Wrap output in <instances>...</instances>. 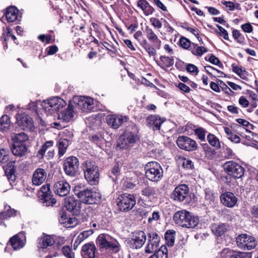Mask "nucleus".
I'll use <instances>...</instances> for the list:
<instances>
[{"label":"nucleus","instance_id":"nucleus-42","mask_svg":"<svg viewBox=\"0 0 258 258\" xmlns=\"http://www.w3.org/2000/svg\"><path fill=\"white\" fill-rule=\"evenodd\" d=\"M155 253L151 255L149 258H167L168 251L166 246H161L158 250L154 252Z\"/></svg>","mask_w":258,"mask_h":258},{"label":"nucleus","instance_id":"nucleus-44","mask_svg":"<svg viewBox=\"0 0 258 258\" xmlns=\"http://www.w3.org/2000/svg\"><path fill=\"white\" fill-rule=\"evenodd\" d=\"M175 232L174 230H167L164 235L166 243L169 246H172L175 240Z\"/></svg>","mask_w":258,"mask_h":258},{"label":"nucleus","instance_id":"nucleus-40","mask_svg":"<svg viewBox=\"0 0 258 258\" xmlns=\"http://www.w3.org/2000/svg\"><path fill=\"white\" fill-rule=\"evenodd\" d=\"M207 140L209 144L216 149L221 148V143L219 139L214 134H209L207 135Z\"/></svg>","mask_w":258,"mask_h":258},{"label":"nucleus","instance_id":"nucleus-13","mask_svg":"<svg viewBox=\"0 0 258 258\" xmlns=\"http://www.w3.org/2000/svg\"><path fill=\"white\" fill-rule=\"evenodd\" d=\"M78 159L75 156L66 158L63 162V168L66 174L70 176H75L79 168Z\"/></svg>","mask_w":258,"mask_h":258},{"label":"nucleus","instance_id":"nucleus-21","mask_svg":"<svg viewBox=\"0 0 258 258\" xmlns=\"http://www.w3.org/2000/svg\"><path fill=\"white\" fill-rule=\"evenodd\" d=\"M75 114L74 106L69 104L67 108L58 113V118L63 122H69L73 120Z\"/></svg>","mask_w":258,"mask_h":258},{"label":"nucleus","instance_id":"nucleus-6","mask_svg":"<svg viewBox=\"0 0 258 258\" xmlns=\"http://www.w3.org/2000/svg\"><path fill=\"white\" fill-rule=\"evenodd\" d=\"M67 105V102L62 99L55 97L44 101L42 103L43 110L47 114H52L54 111H58Z\"/></svg>","mask_w":258,"mask_h":258},{"label":"nucleus","instance_id":"nucleus-49","mask_svg":"<svg viewBox=\"0 0 258 258\" xmlns=\"http://www.w3.org/2000/svg\"><path fill=\"white\" fill-rule=\"evenodd\" d=\"M116 147L121 150L127 149L131 147L122 135L117 140Z\"/></svg>","mask_w":258,"mask_h":258},{"label":"nucleus","instance_id":"nucleus-26","mask_svg":"<svg viewBox=\"0 0 258 258\" xmlns=\"http://www.w3.org/2000/svg\"><path fill=\"white\" fill-rule=\"evenodd\" d=\"M18 10L14 6L8 8L5 14L8 22H19L21 16L18 15Z\"/></svg>","mask_w":258,"mask_h":258},{"label":"nucleus","instance_id":"nucleus-46","mask_svg":"<svg viewBox=\"0 0 258 258\" xmlns=\"http://www.w3.org/2000/svg\"><path fill=\"white\" fill-rule=\"evenodd\" d=\"M9 152L8 150L4 148L0 149V163L4 164L9 160Z\"/></svg>","mask_w":258,"mask_h":258},{"label":"nucleus","instance_id":"nucleus-51","mask_svg":"<svg viewBox=\"0 0 258 258\" xmlns=\"http://www.w3.org/2000/svg\"><path fill=\"white\" fill-rule=\"evenodd\" d=\"M181 161L184 168L188 170H192L194 168V163L190 159L183 158Z\"/></svg>","mask_w":258,"mask_h":258},{"label":"nucleus","instance_id":"nucleus-56","mask_svg":"<svg viewBox=\"0 0 258 258\" xmlns=\"http://www.w3.org/2000/svg\"><path fill=\"white\" fill-rule=\"evenodd\" d=\"M180 46L184 49H188L190 46V41L185 37H181L179 40Z\"/></svg>","mask_w":258,"mask_h":258},{"label":"nucleus","instance_id":"nucleus-11","mask_svg":"<svg viewBox=\"0 0 258 258\" xmlns=\"http://www.w3.org/2000/svg\"><path fill=\"white\" fill-rule=\"evenodd\" d=\"M160 235L155 231L150 232L148 234V242L145 247V252L146 253H152L159 248L160 241Z\"/></svg>","mask_w":258,"mask_h":258},{"label":"nucleus","instance_id":"nucleus-47","mask_svg":"<svg viewBox=\"0 0 258 258\" xmlns=\"http://www.w3.org/2000/svg\"><path fill=\"white\" fill-rule=\"evenodd\" d=\"M207 50L203 46H198L195 45L194 48H191V53L197 56H201L204 53L206 52Z\"/></svg>","mask_w":258,"mask_h":258},{"label":"nucleus","instance_id":"nucleus-19","mask_svg":"<svg viewBox=\"0 0 258 258\" xmlns=\"http://www.w3.org/2000/svg\"><path fill=\"white\" fill-rule=\"evenodd\" d=\"M71 186L65 180H61L56 182L53 185V190L55 194L59 197H65L70 191Z\"/></svg>","mask_w":258,"mask_h":258},{"label":"nucleus","instance_id":"nucleus-38","mask_svg":"<svg viewBox=\"0 0 258 258\" xmlns=\"http://www.w3.org/2000/svg\"><path fill=\"white\" fill-rule=\"evenodd\" d=\"M160 63L159 65L161 68L164 69L165 68H169L173 65L174 61L173 57L161 56L160 57Z\"/></svg>","mask_w":258,"mask_h":258},{"label":"nucleus","instance_id":"nucleus-62","mask_svg":"<svg viewBox=\"0 0 258 258\" xmlns=\"http://www.w3.org/2000/svg\"><path fill=\"white\" fill-rule=\"evenodd\" d=\"M38 39L43 42H45L46 43H49L51 39V36L49 35L41 34L39 35Z\"/></svg>","mask_w":258,"mask_h":258},{"label":"nucleus","instance_id":"nucleus-4","mask_svg":"<svg viewBox=\"0 0 258 258\" xmlns=\"http://www.w3.org/2000/svg\"><path fill=\"white\" fill-rule=\"evenodd\" d=\"M96 243L100 249H105L111 253H116L121 248L120 244L115 239L104 234L98 236Z\"/></svg>","mask_w":258,"mask_h":258},{"label":"nucleus","instance_id":"nucleus-30","mask_svg":"<svg viewBox=\"0 0 258 258\" xmlns=\"http://www.w3.org/2000/svg\"><path fill=\"white\" fill-rule=\"evenodd\" d=\"M11 149L14 155L19 157L25 156L28 151L26 145L24 144H13Z\"/></svg>","mask_w":258,"mask_h":258},{"label":"nucleus","instance_id":"nucleus-61","mask_svg":"<svg viewBox=\"0 0 258 258\" xmlns=\"http://www.w3.org/2000/svg\"><path fill=\"white\" fill-rule=\"evenodd\" d=\"M60 217L58 218L59 222L61 224L64 226L69 217H68L67 214L63 212L60 213Z\"/></svg>","mask_w":258,"mask_h":258},{"label":"nucleus","instance_id":"nucleus-55","mask_svg":"<svg viewBox=\"0 0 258 258\" xmlns=\"http://www.w3.org/2000/svg\"><path fill=\"white\" fill-rule=\"evenodd\" d=\"M77 224L78 220L76 218L69 217L64 226L68 228H72L75 227Z\"/></svg>","mask_w":258,"mask_h":258},{"label":"nucleus","instance_id":"nucleus-48","mask_svg":"<svg viewBox=\"0 0 258 258\" xmlns=\"http://www.w3.org/2000/svg\"><path fill=\"white\" fill-rule=\"evenodd\" d=\"M134 38L139 42L141 46L147 45L148 43L147 40L143 37L142 31H137L134 34Z\"/></svg>","mask_w":258,"mask_h":258},{"label":"nucleus","instance_id":"nucleus-14","mask_svg":"<svg viewBox=\"0 0 258 258\" xmlns=\"http://www.w3.org/2000/svg\"><path fill=\"white\" fill-rule=\"evenodd\" d=\"M176 144L180 149L187 151H195L198 148V144L195 140L184 136H179Z\"/></svg>","mask_w":258,"mask_h":258},{"label":"nucleus","instance_id":"nucleus-33","mask_svg":"<svg viewBox=\"0 0 258 258\" xmlns=\"http://www.w3.org/2000/svg\"><path fill=\"white\" fill-rule=\"evenodd\" d=\"M55 243V240L53 236L45 235L39 239L38 247L41 248H45L48 246L52 245Z\"/></svg>","mask_w":258,"mask_h":258},{"label":"nucleus","instance_id":"nucleus-24","mask_svg":"<svg viewBox=\"0 0 258 258\" xmlns=\"http://www.w3.org/2000/svg\"><path fill=\"white\" fill-rule=\"evenodd\" d=\"M222 204L229 208L233 207L237 202V198L231 192H226L220 196Z\"/></svg>","mask_w":258,"mask_h":258},{"label":"nucleus","instance_id":"nucleus-10","mask_svg":"<svg viewBox=\"0 0 258 258\" xmlns=\"http://www.w3.org/2000/svg\"><path fill=\"white\" fill-rule=\"evenodd\" d=\"M147 240L145 233L143 231H136L132 233L131 237L128 238L127 244L133 249H139L145 244Z\"/></svg>","mask_w":258,"mask_h":258},{"label":"nucleus","instance_id":"nucleus-63","mask_svg":"<svg viewBox=\"0 0 258 258\" xmlns=\"http://www.w3.org/2000/svg\"><path fill=\"white\" fill-rule=\"evenodd\" d=\"M222 4L225 6L229 11H233L235 9V5L233 2L230 1L222 2Z\"/></svg>","mask_w":258,"mask_h":258},{"label":"nucleus","instance_id":"nucleus-29","mask_svg":"<svg viewBox=\"0 0 258 258\" xmlns=\"http://www.w3.org/2000/svg\"><path fill=\"white\" fill-rule=\"evenodd\" d=\"M16 213L17 211L12 209L9 206H5L4 211L0 213V224H4L6 227L4 221L11 217L15 216Z\"/></svg>","mask_w":258,"mask_h":258},{"label":"nucleus","instance_id":"nucleus-25","mask_svg":"<svg viewBox=\"0 0 258 258\" xmlns=\"http://www.w3.org/2000/svg\"><path fill=\"white\" fill-rule=\"evenodd\" d=\"M96 250L94 243H87L82 248L81 255L83 258H95Z\"/></svg>","mask_w":258,"mask_h":258},{"label":"nucleus","instance_id":"nucleus-45","mask_svg":"<svg viewBox=\"0 0 258 258\" xmlns=\"http://www.w3.org/2000/svg\"><path fill=\"white\" fill-rule=\"evenodd\" d=\"M92 233L93 231L92 230H86L82 232L78 236L75 242L74 245L76 244V243H77V245L79 244L81 242L84 241L85 239L87 238Z\"/></svg>","mask_w":258,"mask_h":258},{"label":"nucleus","instance_id":"nucleus-34","mask_svg":"<svg viewBox=\"0 0 258 258\" xmlns=\"http://www.w3.org/2000/svg\"><path fill=\"white\" fill-rule=\"evenodd\" d=\"M138 6L142 9L146 16L151 15L154 11V8L146 0H139L138 2Z\"/></svg>","mask_w":258,"mask_h":258},{"label":"nucleus","instance_id":"nucleus-35","mask_svg":"<svg viewBox=\"0 0 258 258\" xmlns=\"http://www.w3.org/2000/svg\"><path fill=\"white\" fill-rule=\"evenodd\" d=\"M10 242L12 247L15 250H18L22 248L25 243L22 238L20 237V235H15L12 237Z\"/></svg>","mask_w":258,"mask_h":258},{"label":"nucleus","instance_id":"nucleus-64","mask_svg":"<svg viewBox=\"0 0 258 258\" xmlns=\"http://www.w3.org/2000/svg\"><path fill=\"white\" fill-rule=\"evenodd\" d=\"M238 102L241 106L244 108L249 105V101L244 96H241L239 98Z\"/></svg>","mask_w":258,"mask_h":258},{"label":"nucleus","instance_id":"nucleus-23","mask_svg":"<svg viewBox=\"0 0 258 258\" xmlns=\"http://www.w3.org/2000/svg\"><path fill=\"white\" fill-rule=\"evenodd\" d=\"M47 177V172L45 169L37 168L36 169L32 176V181L33 184L38 186L42 184Z\"/></svg>","mask_w":258,"mask_h":258},{"label":"nucleus","instance_id":"nucleus-58","mask_svg":"<svg viewBox=\"0 0 258 258\" xmlns=\"http://www.w3.org/2000/svg\"><path fill=\"white\" fill-rule=\"evenodd\" d=\"M232 69L233 71L236 73L238 76H239L241 78L243 79L244 77V72L245 71H243L242 68L239 66H235L234 64H232Z\"/></svg>","mask_w":258,"mask_h":258},{"label":"nucleus","instance_id":"nucleus-31","mask_svg":"<svg viewBox=\"0 0 258 258\" xmlns=\"http://www.w3.org/2000/svg\"><path fill=\"white\" fill-rule=\"evenodd\" d=\"M11 138L13 142V144H24L28 141L29 137L28 135L24 132L20 133H12L11 134Z\"/></svg>","mask_w":258,"mask_h":258},{"label":"nucleus","instance_id":"nucleus-28","mask_svg":"<svg viewBox=\"0 0 258 258\" xmlns=\"http://www.w3.org/2000/svg\"><path fill=\"white\" fill-rule=\"evenodd\" d=\"M212 233L216 236H221L228 230L229 226L225 223L213 224L211 225Z\"/></svg>","mask_w":258,"mask_h":258},{"label":"nucleus","instance_id":"nucleus-9","mask_svg":"<svg viewBox=\"0 0 258 258\" xmlns=\"http://www.w3.org/2000/svg\"><path fill=\"white\" fill-rule=\"evenodd\" d=\"M237 246L243 250H249L253 249L257 245V241L254 237L246 234H241L236 237Z\"/></svg>","mask_w":258,"mask_h":258},{"label":"nucleus","instance_id":"nucleus-18","mask_svg":"<svg viewBox=\"0 0 258 258\" xmlns=\"http://www.w3.org/2000/svg\"><path fill=\"white\" fill-rule=\"evenodd\" d=\"M189 188L187 185L183 184L176 187L173 190L171 198L175 201L178 202L183 201L188 196Z\"/></svg>","mask_w":258,"mask_h":258},{"label":"nucleus","instance_id":"nucleus-27","mask_svg":"<svg viewBox=\"0 0 258 258\" xmlns=\"http://www.w3.org/2000/svg\"><path fill=\"white\" fill-rule=\"evenodd\" d=\"M145 32L148 39L154 43L158 48H159L161 46V41L153 30L147 26L145 28Z\"/></svg>","mask_w":258,"mask_h":258},{"label":"nucleus","instance_id":"nucleus-41","mask_svg":"<svg viewBox=\"0 0 258 258\" xmlns=\"http://www.w3.org/2000/svg\"><path fill=\"white\" fill-rule=\"evenodd\" d=\"M123 138L126 140V142L128 144L130 147L133 146V145L139 139V138L137 134L126 132L124 134L122 135Z\"/></svg>","mask_w":258,"mask_h":258},{"label":"nucleus","instance_id":"nucleus-16","mask_svg":"<svg viewBox=\"0 0 258 258\" xmlns=\"http://www.w3.org/2000/svg\"><path fill=\"white\" fill-rule=\"evenodd\" d=\"M76 107L83 112H89L94 108L93 100L90 97H81L75 99Z\"/></svg>","mask_w":258,"mask_h":258},{"label":"nucleus","instance_id":"nucleus-37","mask_svg":"<svg viewBox=\"0 0 258 258\" xmlns=\"http://www.w3.org/2000/svg\"><path fill=\"white\" fill-rule=\"evenodd\" d=\"M69 142L67 139H60L57 142V147L58 148L59 157H61L66 153L68 147Z\"/></svg>","mask_w":258,"mask_h":258},{"label":"nucleus","instance_id":"nucleus-12","mask_svg":"<svg viewBox=\"0 0 258 258\" xmlns=\"http://www.w3.org/2000/svg\"><path fill=\"white\" fill-rule=\"evenodd\" d=\"M38 196L45 206H52L56 202L55 199L52 198L49 184L41 186L38 191Z\"/></svg>","mask_w":258,"mask_h":258},{"label":"nucleus","instance_id":"nucleus-20","mask_svg":"<svg viewBox=\"0 0 258 258\" xmlns=\"http://www.w3.org/2000/svg\"><path fill=\"white\" fill-rule=\"evenodd\" d=\"M64 206L67 210L73 214L78 215L80 211V204L74 197H69L64 199Z\"/></svg>","mask_w":258,"mask_h":258},{"label":"nucleus","instance_id":"nucleus-3","mask_svg":"<svg viewBox=\"0 0 258 258\" xmlns=\"http://www.w3.org/2000/svg\"><path fill=\"white\" fill-rule=\"evenodd\" d=\"M84 177L88 183L91 185L98 184L100 174L98 167L95 162L86 161L82 165Z\"/></svg>","mask_w":258,"mask_h":258},{"label":"nucleus","instance_id":"nucleus-2","mask_svg":"<svg viewBox=\"0 0 258 258\" xmlns=\"http://www.w3.org/2000/svg\"><path fill=\"white\" fill-rule=\"evenodd\" d=\"M74 191L81 202L86 204H97L101 199L100 192L88 188H82L80 186H76Z\"/></svg>","mask_w":258,"mask_h":258},{"label":"nucleus","instance_id":"nucleus-36","mask_svg":"<svg viewBox=\"0 0 258 258\" xmlns=\"http://www.w3.org/2000/svg\"><path fill=\"white\" fill-rule=\"evenodd\" d=\"M53 145V142L52 141L46 142L44 144H43L41 149L38 151L37 157L39 159L43 158L46 151L48 152L49 150L51 149Z\"/></svg>","mask_w":258,"mask_h":258},{"label":"nucleus","instance_id":"nucleus-50","mask_svg":"<svg viewBox=\"0 0 258 258\" xmlns=\"http://www.w3.org/2000/svg\"><path fill=\"white\" fill-rule=\"evenodd\" d=\"M195 133L199 139H200L201 141H204L205 140L206 134L207 133L205 129L202 127H199L195 130Z\"/></svg>","mask_w":258,"mask_h":258},{"label":"nucleus","instance_id":"nucleus-60","mask_svg":"<svg viewBox=\"0 0 258 258\" xmlns=\"http://www.w3.org/2000/svg\"><path fill=\"white\" fill-rule=\"evenodd\" d=\"M241 28L246 33H251L253 31V27L249 23L242 25Z\"/></svg>","mask_w":258,"mask_h":258},{"label":"nucleus","instance_id":"nucleus-7","mask_svg":"<svg viewBox=\"0 0 258 258\" xmlns=\"http://www.w3.org/2000/svg\"><path fill=\"white\" fill-rule=\"evenodd\" d=\"M225 172L234 178H240L244 173V169L239 163L233 161L226 162L223 165Z\"/></svg>","mask_w":258,"mask_h":258},{"label":"nucleus","instance_id":"nucleus-39","mask_svg":"<svg viewBox=\"0 0 258 258\" xmlns=\"http://www.w3.org/2000/svg\"><path fill=\"white\" fill-rule=\"evenodd\" d=\"M10 123L9 116L3 115L0 118V132H7L10 126Z\"/></svg>","mask_w":258,"mask_h":258},{"label":"nucleus","instance_id":"nucleus-17","mask_svg":"<svg viewBox=\"0 0 258 258\" xmlns=\"http://www.w3.org/2000/svg\"><path fill=\"white\" fill-rule=\"evenodd\" d=\"M18 125L23 130H32L34 125L32 119L24 113H17L16 117Z\"/></svg>","mask_w":258,"mask_h":258},{"label":"nucleus","instance_id":"nucleus-5","mask_svg":"<svg viewBox=\"0 0 258 258\" xmlns=\"http://www.w3.org/2000/svg\"><path fill=\"white\" fill-rule=\"evenodd\" d=\"M145 175L147 179L153 182L160 181L163 176V169L157 162H150L145 167Z\"/></svg>","mask_w":258,"mask_h":258},{"label":"nucleus","instance_id":"nucleus-43","mask_svg":"<svg viewBox=\"0 0 258 258\" xmlns=\"http://www.w3.org/2000/svg\"><path fill=\"white\" fill-rule=\"evenodd\" d=\"M201 146L205 152V156L209 159H213L216 154L215 151L207 143L202 144Z\"/></svg>","mask_w":258,"mask_h":258},{"label":"nucleus","instance_id":"nucleus-15","mask_svg":"<svg viewBox=\"0 0 258 258\" xmlns=\"http://www.w3.org/2000/svg\"><path fill=\"white\" fill-rule=\"evenodd\" d=\"M107 124L112 128H118L123 123L127 122L129 118L127 116L119 114H112L108 115L106 118Z\"/></svg>","mask_w":258,"mask_h":258},{"label":"nucleus","instance_id":"nucleus-1","mask_svg":"<svg viewBox=\"0 0 258 258\" xmlns=\"http://www.w3.org/2000/svg\"><path fill=\"white\" fill-rule=\"evenodd\" d=\"M173 220L176 224L187 228H195L199 222L197 216L186 210L176 212L173 216Z\"/></svg>","mask_w":258,"mask_h":258},{"label":"nucleus","instance_id":"nucleus-52","mask_svg":"<svg viewBox=\"0 0 258 258\" xmlns=\"http://www.w3.org/2000/svg\"><path fill=\"white\" fill-rule=\"evenodd\" d=\"M232 36L233 38L238 42L242 43L244 41V38L243 36L241 34L239 31L237 30H234L232 31Z\"/></svg>","mask_w":258,"mask_h":258},{"label":"nucleus","instance_id":"nucleus-22","mask_svg":"<svg viewBox=\"0 0 258 258\" xmlns=\"http://www.w3.org/2000/svg\"><path fill=\"white\" fill-rule=\"evenodd\" d=\"M165 119L158 115H151L146 118L147 124L153 130H159L161 125L165 121Z\"/></svg>","mask_w":258,"mask_h":258},{"label":"nucleus","instance_id":"nucleus-54","mask_svg":"<svg viewBox=\"0 0 258 258\" xmlns=\"http://www.w3.org/2000/svg\"><path fill=\"white\" fill-rule=\"evenodd\" d=\"M14 167H10V169L6 168V173L7 174L8 179L9 181H14L16 179V176L14 174Z\"/></svg>","mask_w":258,"mask_h":258},{"label":"nucleus","instance_id":"nucleus-53","mask_svg":"<svg viewBox=\"0 0 258 258\" xmlns=\"http://www.w3.org/2000/svg\"><path fill=\"white\" fill-rule=\"evenodd\" d=\"M64 255L68 258H75L74 254L72 252L71 248L69 246H63L61 249Z\"/></svg>","mask_w":258,"mask_h":258},{"label":"nucleus","instance_id":"nucleus-32","mask_svg":"<svg viewBox=\"0 0 258 258\" xmlns=\"http://www.w3.org/2000/svg\"><path fill=\"white\" fill-rule=\"evenodd\" d=\"M142 195L144 199L152 201L156 197V191L155 188L148 186L144 188L142 190Z\"/></svg>","mask_w":258,"mask_h":258},{"label":"nucleus","instance_id":"nucleus-57","mask_svg":"<svg viewBox=\"0 0 258 258\" xmlns=\"http://www.w3.org/2000/svg\"><path fill=\"white\" fill-rule=\"evenodd\" d=\"M142 46L146 50L150 56H154L156 54V51L153 47L148 44Z\"/></svg>","mask_w":258,"mask_h":258},{"label":"nucleus","instance_id":"nucleus-59","mask_svg":"<svg viewBox=\"0 0 258 258\" xmlns=\"http://www.w3.org/2000/svg\"><path fill=\"white\" fill-rule=\"evenodd\" d=\"M150 21L155 28L160 29L162 27V23L157 18L152 17L150 19Z\"/></svg>","mask_w":258,"mask_h":258},{"label":"nucleus","instance_id":"nucleus-8","mask_svg":"<svg viewBox=\"0 0 258 258\" xmlns=\"http://www.w3.org/2000/svg\"><path fill=\"white\" fill-rule=\"evenodd\" d=\"M117 205L120 211H128L132 209L136 203L134 195L124 193L119 196L118 198Z\"/></svg>","mask_w":258,"mask_h":258}]
</instances>
